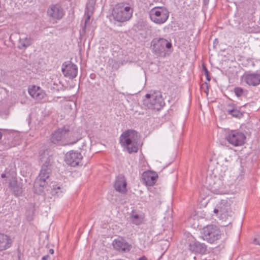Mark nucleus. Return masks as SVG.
I'll use <instances>...</instances> for the list:
<instances>
[{
    "label": "nucleus",
    "instance_id": "obj_1",
    "mask_svg": "<svg viewBox=\"0 0 260 260\" xmlns=\"http://www.w3.org/2000/svg\"><path fill=\"white\" fill-rule=\"evenodd\" d=\"M40 160L43 162L41 169L38 177L35 183V188L37 190L39 188L40 192L43 191V190L47 187L50 181L49 176L51 172V166L52 157L48 154L44 153L40 155Z\"/></svg>",
    "mask_w": 260,
    "mask_h": 260
},
{
    "label": "nucleus",
    "instance_id": "obj_2",
    "mask_svg": "<svg viewBox=\"0 0 260 260\" xmlns=\"http://www.w3.org/2000/svg\"><path fill=\"white\" fill-rule=\"evenodd\" d=\"M138 133L133 129H128L124 132L120 137V144L126 149L129 153L138 152Z\"/></svg>",
    "mask_w": 260,
    "mask_h": 260
},
{
    "label": "nucleus",
    "instance_id": "obj_3",
    "mask_svg": "<svg viewBox=\"0 0 260 260\" xmlns=\"http://www.w3.org/2000/svg\"><path fill=\"white\" fill-rule=\"evenodd\" d=\"M133 10L128 4L121 3L115 5L113 9V16L119 22L129 20L132 17Z\"/></svg>",
    "mask_w": 260,
    "mask_h": 260
},
{
    "label": "nucleus",
    "instance_id": "obj_4",
    "mask_svg": "<svg viewBox=\"0 0 260 260\" xmlns=\"http://www.w3.org/2000/svg\"><path fill=\"white\" fill-rule=\"evenodd\" d=\"M152 52L158 56L165 57L172 48L171 42L164 38H154L151 42Z\"/></svg>",
    "mask_w": 260,
    "mask_h": 260
},
{
    "label": "nucleus",
    "instance_id": "obj_5",
    "mask_svg": "<svg viewBox=\"0 0 260 260\" xmlns=\"http://www.w3.org/2000/svg\"><path fill=\"white\" fill-rule=\"evenodd\" d=\"M144 105L148 109L159 110L165 105V102L159 91L152 94H146L143 101Z\"/></svg>",
    "mask_w": 260,
    "mask_h": 260
},
{
    "label": "nucleus",
    "instance_id": "obj_6",
    "mask_svg": "<svg viewBox=\"0 0 260 260\" xmlns=\"http://www.w3.org/2000/svg\"><path fill=\"white\" fill-rule=\"evenodd\" d=\"M231 201L227 199L221 200L214 209L213 212L218 216L220 219L226 221L229 217H231L233 212L231 210Z\"/></svg>",
    "mask_w": 260,
    "mask_h": 260
},
{
    "label": "nucleus",
    "instance_id": "obj_7",
    "mask_svg": "<svg viewBox=\"0 0 260 260\" xmlns=\"http://www.w3.org/2000/svg\"><path fill=\"white\" fill-rule=\"evenodd\" d=\"M149 17L154 23L160 25L165 23L168 19L169 12L164 7H156L150 11Z\"/></svg>",
    "mask_w": 260,
    "mask_h": 260
},
{
    "label": "nucleus",
    "instance_id": "obj_8",
    "mask_svg": "<svg viewBox=\"0 0 260 260\" xmlns=\"http://www.w3.org/2000/svg\"><path fill=\"white\" fill-rule=\"evenodd\" d=\"M245 135L239 130H232L225 136V140L229 144L235 147L241 146L245 143Z\"/></svg>",
    "mask_w": 260,
    "mask_h": 260
},
{
    "label": "nucleus",
    "instance_id": "obj_9",
    "mask_svg": "<svg viewBox=\"0 0 260 260\" xmlns=\"http://www.w3.org/2000/svg\"><path fill=\"white\" fill-rule=\"evenodd\" d=\"M202 236L204 240L213 243L220 238V231L216 225H208L203 229Z\"/></svg>",
    "mask_w": 260,
    "mask_h": 260
},
{
    "label": "nucleus",
    "instance_id": "obj_10",
    "mask_svg": "<svg viewBox=\"0 0 260 260\" xmlns=\"http://www.w3.org/2000/svg\"><path fill=\"white\" fill-rule=\"evenodd\" d=\"M186 245L188 249L192 253L201 254H205L207 253V245L198 241L192 235L188 236Z\"/></svg>",
    "mask_w": 260,
    "mask_h": 260
},
{
    "label": "nucleus",
    "instance_id": "obj_11",
    "mask_svg": "<svg viewBox=\"0 0 260 260\" xmlns=\"http://www.w3.org/2000/svg\"><path fill=\"white\" fill-rule=\"evenodd\" d=\"M205 186L214 194L223 193L224 185L222 180L218 178L207 176Z\"/></svg>",
    "mask_w": 260,
    "mask_h": 260
},
{
    "label": "nucleus",
    "instance_id": "obj_12",
    "mask_svg": "<svg viewBox=\"0 0 260 260\" xmlns=\"http://www.w3.org/2000/svg\"><path fill=\"white\" fill-rule=\"evenodd\" d=\"M48 16L54 21H57L62 18L64 15L63 10L57 4L50 6L47 11Z\"/></svg>",
    "mask_w": 260,
    "mask_h": 260
},
{
    "label": "nucleus",
    "instance_id": "obj_13",
    "mask_svg": "<svg viewBox=\"0 0 260 260\" xmlns=\"http://www.w3.org/2000/svg\"><path fill=\"white\" fill-rule=\"evenodd\" d=\"M82 158V155L81 153L71 151L66 154L65 161L68 165L75 167L79 165Z\"/></svg>",
    "mask_w": 260,
    "mask_h": 260
},
{
    "label": "nucleus",
    "instance_id": "obj_14",
    "mask_svg": "<svg viewBox=\"0 0 260 260\" xmlns=\"http://www.w3.org/2000/svg\"><path fill=\"white\" fill-rule=\"evenodd\" d=\"M70 131V126L66 125L62 128H58L51 135V142L53 144H57L64 138Z\"/></svg>",
    "mask_w": 260,
    "mask_h": 260
},
{
    "label": "nucleus",
    "instance_id": "obj_15",
    "mask_svg": "<svg viewBox=\"0 0 260 260\" xmlns=\"http://www.w3.org/2000/svg\"><path fill=\"white\" fill-rule=\"evenodd\" d=\"M61 70L64 76L70 79H73L77 75V66L71 62H69L67 64L63 63Z\"/></svg>",
    "mask_w": 260,
    "mask_h": 260
},
{
    "label": "nucleus",
    "instance_id": "obj_16",
    "mask_svg": "<svg viewBox=\"0 0 260 260\" xmlns=\"http://www.w3.org/2000/svg\"><path fill=\"white\" fill-rule=\"evenodd\" d=\"M95 3V0H88V2L86 4V8L85 11V22L84 25L82 28V33L85 34L86 32V27L87 24L88 23L90 17L93 14L94 5Z\"/></svg>",
    "mask_w": 260,
    "mask_h": 260
},
{
    "label": "nucleus",
    "instance_id": "obj_17",
    "mask_svg": "<svg viewBox=\"0 0 260 260\" xmlns=\"http://www.w3.org/2000/svg\"><path fill=\"white\" fill-rule=\"evenodd\" d=\"M245 83L249 86H256L260 84V74L247 73L244 75Z\"/></svg>",
    "mask_w": 260,
    "mask_h": 260
},
{
    "label": "nucleus",
    "instance_id": "obj_18",
    "mask_svg": "<svg viewBox=\"0 0 260 260\" xmlns=\"http://www.w3.org/2000/svg\"><path fill=\"white\" fill-rule=\"evenodd\" d=\"M158 177L157 174L152 171L144 172L142 174V179L146 185L153 186Z\"/></svg>",
    "mask_w": 260,
    "mask_h": 260
},
{
    "label": "nucleus",
    "instance_id": "obj_19",
    "mask_svg": "<svg viewBox=\"0 0 260 260\" xmlns=\"http://www.w3.org/2000/svg\"><path fill=\"white\" fill-rule=\"evenodd\" d=\"M114 248L119 251H129L131 249V246L124 239H115L113 242Z\"/></svg>",
    "mask_w": 260,
    "mask_h": 260
},
{
    "label": "nucleus",
    "instance_id": "obj_20",
    "mask_svg": "<svg viewBox=\"0 0 260 260\" xmlns=\"http://www.w3.org/2000/svg\"><path fill=\"white\" fill-rule=\"evenodd\" d=\"M127 183L126 180L122 175H118L115 180L114 187L116 191L124 193L126 191Z\"/></svg>",
    "mask_w": 260,
    "mask_h": 260
},
{
    "label": "nucleus",
    "instance_id": "obj_21",
    "mask_svg": "<svg viewBox=\"0 0 260 260\" xmlns=\"http://www.w3.org/2000/svg\"><path fill=\"white\" fill-rule=\"evenodd\" d=\"M30 95L37 101H40L44 98L46 94L40 87L32 85L28 88Z\"/></svg>",
    "mask_w": 260,
    "mask_h": 260
},
{
    "label": "nucleus",
    "instance_id": "obj_22",
    "mask_svg": "<svg viewBox=\"0 0 260 260\" xmlns=\"http://www.w3.org/2000/svg\"><path fill=\"white\" fill-rule=\"evenodd\" d=\"M9 186L15 196H20L23 192V184L18 182L16 179L10 180Z\"/></svg>",
    "mask_w": 260,
    "mask_h": 260
},
{
    "label": "nucleus",
    "instance_id": "obj_23",
    "mask_svg": "<svg viewBox=\"0 0 260 260\" xmlns=\"http://www.w3.org/2000/svg\"><path fill=\"white\" fill-rule=\"evenodd\" d=\"M12 244V240L6 234L0 233V251L9 248Z\"/></svg>",
    "mask_w": 260,
    "mask_h": 260
},
{
    "label": "nucleus",
    "instance_id": "obj_24",
    "mask_svg": "<svg viewBox=\"0 0 260 260\" xmlns=\"http://www.w3.org/2000/svg\"><path fill=\"white\" fill-rule=\"evenodd\" d=\"M32 44V39L29 36L25 37L20 38L18 44V48L19 49H26L28 47Z\"/></svg>",
    "mask_w": 260,
    "mask_h": 260
},
{
    "label": "nucleus",
    "instance_id": "obj_25",
    "mask_svg": "<svg viewBox=\"0 0 260 260\" xmlns=\"http://www.w3.org/2000/svg\"><path fill=\"white\" fill-rule=\"evenodd\" d=\"M129 220L132 223L139 225L143 223V217L133 210L130 214Z\"/></svg>",
    "mask_w": 260,
    "mask_h": 260
},
{
    "label": "nucleus",
    "instance_id": "obj_26",
    "mask_svg": "<svg viewBox=\"0 0 260 260\" xmlns=\"http://www.w3.org/2000/svg\"><path fill=\"white\" fill-rule=\"evenodd\" d=\"M12 133L8 134L5 136L4 139L2 141L3 144L6 149H9L16 145V143L13 141V136Z\"/></svg>",
    "mask_w": 260,
    "mask_h": 260
},
{
    "label": "nucleus",
    "instance_id": "obj_27",
    "mask_svg": "<svg viewBox=\"0 0 260 260\" xmlns=\"http://www.w3.org/2000/svg\"><path fill=\"white\" fill-rule=\"evenodd\" d=\"M16 173L9 169H6L4 173L1 174V177L3 179V183H6L7 181L10 182V180L13 179H16L15 178Z\"/></svg>",
    "mask_w": 260,
    "mask_h": 260
},
{
    "label": "nucleus",
    "instance_id": "obj_28",
    "mask_svg": "<svg viewBox=\"0 0 260 260\" xmlns=\"http://www.w3.org/2000/svg\"><path fill=\"white\" fill-rule=\"evenodd\" d=\"M64 191V189L61 185L55 184L52 186L50 193L52 196L59 197Z\"/></svg>",
    "mask_w": 260,
    "mask_h": 260
},
{
    "label": "nucleus",
    "instance_id": "obj_29",
    "mask_svg": "<svg viewBox=\"0 0 260 260\" xmlns=\"http://www.w3.org/2000/svg\"><path fill=\"white\" fill-rule=\"evenodd\" d=\"M226 112L228 115L238 119H240L244 116V112H241L238 107L235 110H226Z\"/></svg>",
    "mask_w": 260,
    "mask_h": 260
},
{
    "label": "nucleus",
    "instance_id": "obj_30",
    "mask_svg": "<svg viewBox=\"0 0 260 260\" xmlns=\"http://www.w3.org/2000/svg\"><path fill=\"white\" fill-rule=\"evenodd\" d=\"M234 92L235 95L238 97L240 98L242 96L246 95L247 90H244L241 87H236L234 89Z\"/></svg>",
    "mask_w": 260,
    "mask_h": 260
},
{
    "label": "nucleus",
    "instance_id": "obj_31",
    "mask_svg": "<svg viewBox=\"0 0 260 260\" xmlns=\"http://www.w3.org/2000/svg\"><path fill=\"white\" fill-rule=\"evenodd\" d=\"M108 65L110 67H111V68L113 70H117L119 68V66H120L119 62L117 60H116L115 59H113V58H110L108 60Z\"/></svg>",
    "mask_w": 260,
    "mask_h": 260
},
{
    "label": "nucleus",
    "instance_id": "obj_32",
    "mask_svg": "<svg viewBox=\"0 0 260 260\" xmlns=\"http://www.w3.org/2000/svg\"><path fill=\"white\" fill-rule=\"evenodd\" d=\"M203 71L204 72V74L206 76L207 80L209 81H210L211 78L209 76V72L206 67L204 66H203Z\"/></svg>",
    "mask_w": 260,
    "mask_h": 260
},
{
    "label": "nucleus",
    "instance_id": "obj_33",
    "mask_svg": "<svg viewBox=\"0 0 260 260\" xmlns=\"http://www.w3.org/2000/svg\"><path fill=\"white\" fill-rule=\"evenodd\" d=\"M237 108H238V106L236 104L234 103H229L227 105L226 110H235Z\"/></svg>",
    "mask_w": 260,
    "mask_h": 260
},
{
    "label": "nucleus",
    "instance_id": "obj_34",
    "mask_svg": "<svg viewBox=\"0 0 260 260\" xmlns=\"http://www.w3.org/2000/svg\"><path fill=\"white\" fill-rule=\"evenodd\" d=\"M253 242L256 245H260V236H257L254 238Z\"/></svg>",
    "mask_w": 260,
    "mask_h": 260
},
{
    "label": "nucleus",
    "instance_id": "obj_35",
    "mask_svg": "<svg viewBox=\"0 0 260 260\" xmlns=\"http://www.w3.org/2000/svg\"><path fill=\"white\" fill-rule=\"evenodd\" d=\"M50 259V256L49 255H46L42 257V260H49Z\"/></svg>",
    "mask_w": 260,
    "mask_h": 260
},
{
    "label": "nucleus",
    "instance_id": "obj_36",
    "mask_svg": "<svg viewBox=\"0 0 260 260\" xmlns=\"http://www.w3.org/2000/svg\"><path fill=\"white\" fill-rule=\"evenodd\" d=\"M139 260H147V258L146 256H143L139 258Z\"/></svg>",
    "mask_w": 260,
    "mask_h": 260
},
{
    "label": "nucleus",
    "instance_id": "obj_37",
    "mask_svg": "<svg viewBox=\"0 0 260 260\" xmlns=\"http://www.w3.org/2000/svg\"><path fill=\"white\" fill-rule=\"evenodd\" d=\"M49 251V253L51 254L54 253V250L53 249H50Z\"/></svg>",
    "mask_w": 260,
    "mask_h": 260
},
{
    "label": "nucleus",
    "instance_id": "obj_38",
    "mask_svg": "<svg viewBox=\"0 0 260 260\" xmlns=\"http://www.w3.org/2000/svg\"><path fill=\"white\" fill-rule=\"evenodd\" d=\"M209 1L208 0H204V4L205 5H207L208 4Z\"/></svg>",
    "mask_w": 260,
    "mask_h": 260
},
{
    "label": "nucleus",
    "instance_id": "obj_39",
    "mask_svg": "<svg viewBox=\"0 0 260 260\" xmlns=\"http://www.w3.org/2000/svg\"><path fill=\"white\" fill-rule=\"evenodd\" d=\"M2 134L1 133V132L0 131V140L2 139Z\"/></svg>",
    "mask_w": 260,
    "mask_h": 260
}]
</instances>
